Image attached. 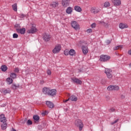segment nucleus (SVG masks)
Masks as SVG:
<instances>
[{
	"label": "nucleus",
	"instance_id": "49530a36",
	"mask_svg": "<svg viewBox=\"0 0 131 131\" xmlns=\"http://www.w3.org/2000/svg\"><path fill=\"white\" fill-rule=\"evenodd\" d=\"M69 98L67 100H63V103H66L67 102H68V101H69Z\"/></svg>",
	"mask_w": 131,
	"mask_h": 131
},
{
	"label": "nucleus",
	"instance_id": "9b49d317",
	"mask_svg": "<svg viewBox=\"0 0 131 131\" xmlns=\"http://www.w3.org/2000/svg\"><path fill=\"white\" fill-rule=\"evenodd\" d=\"M51 38V36L48 34H43V39L45 41H49Z\"/></svg>",
	"mask_w": 131,
	"mask_h": 131
},
{
	"label": "nucleus",
	"instance_id": "9d476101",
	"mask_svg": "<svg viewBox=\"0 0 131 131\" xmlns=\"http://www.w3.org/2000/svg\"><path fill=\"white\" fill-rule=\"evenodd\" d=\"M119 27L120 29H124L125 28H128V26L126 24L121 23L119 24Z\"/></svg>",
	"mask_w": 131,
	"mask_h": 131
},
{
	"label": "nucleus",
	"instance_id": "39448f33",
	"mask_svg": "<svg viewBox=\"0 0 131 131\" xmlns=\"http://www.w3.org/2000/svg\"><path fill=\"white\" fill-rule=\"evenodd\" d=\"M61 45H57L55 46V48L52 50V53L53 54H58L61 51Z\"/></svg>",
	"mask_w": 131,
	"mask_h": 131
},
{
	"label": "nucleus",
	"instance_id": "72a5a7b5",
	"mask_svg": "<svg viewBox=\"0 0 131 131\" xmlns=\"http://www.w3.org/2000/svg\"><path fill=\"white\" fill-rule=\"evenodd\" d=\"M98 24H101L102 25H103V26H106V23L101 20L98 22Z\"/></svg>",
	"mask_w": 131,
	"mask_h": 131
},
{
	"label": "nucleus",
	"instance_id": "ddd939ff",
	"mask_svg": "<svg viewBox=\"0 0 131 131\" xmlns=\"http://www.w3.org/2000/svg\"><path fill=\"white\" fill-rule=\"evenodd\" d=\"M25 31H26V29L25 28L16 29V32L20 33V34H24L25 33Z\"/></svg>",
	"mask_w": 131,
	"mask_h": 131
},
{
	"label": "nucleus",
	"instance_id": "6ab92c4d",
	"mask_svg": "<svg viewBox=\"0 0 131 131\" xmlns=\"http://www.w3.org/2000/svg\"><path fill=\"white\" fill-rule=\"evenodd\" d=\"M122 49H123V45H119V46L114 47L113 50L114 51H117V50H122Z\"/></svg>",
	"mask_w": 131,
	"mask_h": 131
},
{
	"label": "nucleus",
	"instance_id": "20e7f679",
	"mask_svg": "<svg viewBox=\"0 0 131 131\" xmlns=\"http://www.w3.org/2000/svg\"><path fill=\"white\" fill-rule=\"evenodd\" d=\"M111 57L108 55H101L100 56V61L101 62H107V61H109L111 59Z\"/></svg>",
	"mask_w": 131,
	"mask_h": 131
},
{
	"label": "nucleus",
	"instance_id": "cd10ccee",
	"mask_svg": "<svg viewBox=\"0 0 131 131\" xmlns=\"http://www.w3.org/2000/svg\"><path fill=\"white\" fill-rule=\"evenodd\" d=\"M114 85H111L107 88V91H113Z\"/></svg>",
	"mask_w": 131,
	"mask_h": 131
},
{
	"label": "nucleus",
	"instance_id": "09e8293b",
	"mask_svg": "<svg viewBox=\"0 0 131 131\" xmlns=\"http://www.w3.org/2000/svg\"><path fill=\"white\" fill-rule=\"evenodd\" d=\"M15 72H19V69L18 68H16L15 69Z\"/></svg>",
	"mask_w": 131,
	"mask_h": 131
},
{
	"label": "nucleus",
	"instance_id": "a878e982",
	"mask_svg": "<svg viewBox=\"0 0 131 131\" xmlns=\"http://www.w3.org/2000/svg\"><path fill=\"white\" fill-rule=\"evenodd\" d=\"M1 70H2V71L3 72H5L7 71V70H8V67H6V66H2L1 68Z\"/></svg>",
	"mask_w": 131,
	"mask_h": 131
},
{
	"label": "nucleus",
	"instance_id": "c03bdc74",
	"mask_svg": "<svg viewBox=\"0 0 131 131\" xmlns=\"http://www.w3.org/2000/svg\"><path fill=\"white\" fill-rule=\"evenodd\" d=\"M106 45H110L111 43V41L110 40H107L106 41Z\"/></svg>",
	"mask_w": 131,
	"mask_h": 131
},
{
	"label": "nucleus",
	"instance_id": "79ce46f5",
	"mask_svg": "<svg viewBox=\"0 0 131 131\" xmlns=\"http://www.w3.org/2000/svg\"><path fill=\"white\" fill-rule=\"evenodd\" d=\"M47 73L48 75H51V74H52V72L51 71V70H48L47 71Z\"/></svg>",
	"mask_w": 131,
	"mask_h": 131
},
{
	"label": "nucleus",
	"instance_id": "6e6552de",
	"mask_svg": "<svg viewBox=\"0 0 131 131\" xmlns=\"http://www.w3.org/2000/svg\"><path fill=\"white\" fill-rule=\"evenodd\" d=\"M36 31H37V29H36L35 26H33L31 29L28 30L27 32L28 33H35Z\"/></svg>",
	"mask_w": 131,
	"mask_h": 131
},
{
	"label": "nucleus",
	"instance_id": "5701e85b",
	"mask_svg": "<svg viewBox=\"0 0 131 131\" xmlns=\"http://www.w3.org/2000/svg\"><path fill=\"white\" fill-rule=\"evenodd\" d=\"M1 128L3 130H5L7 128V123L4 122L1 125Z\"/></svg>",
	"mask_w": 131,
	"mask_h": 131
},
{
	"label": "nucleus",
	"instance_id": "7c9ffc66",
	"mask_svg": "<svg viewBox=\"0 0 131 131\" xmlns=\"http://www.w3.org/2000/svg\"><path fill=\"white\" fill-rule=\"evenodd\" d=\"M17 88H19V85H16L15 84L12 85V88L13 90H17Z\"/></svg>",
	"mask_w": 131,
	"mask_h": 131
},
{
	"label": "nucleus",
	"instance_id": "f03ea898",
	"mask_svg": "<svg viewBox=\"0 0 131 131\" xmlns=\"http://www.w3.org/2000/svg\"><path fill=\"white\" fill-rule=\"evenodd\" d=\"M74 123L75 126L78 127L79 130H82V128H83V123H82V121L78 119L75 121Z\"/></svg>",
	"mask_w": 131,
	"mask_h": 131
},
{
	"label": "nucleus",
	"instance_id": "c9c22d12",
	"mask_svg": "<svg viewBox=\"0 0 131 131\" xmlns=\"http://www.w3.org/2000/svg\"><path fill=\"white\" fill-rule=\"evenodd\" d=\"M64 54L66 56H68L69 55V51H68V50L66 49L64 51Z\"/></svg>",
	"mask_w": 131,
	"mask_h": 131
},
{
	"label": "nucleus",
	"instance_id": "864d4df0",
	"mask_svg": "<svg viewBox=\"0 0 131 131\" xmlns=\"http://www.w3.org/2000/svg\"><path fill=\"white\" fill-rule=\"evenodd\" d=\"M17 25V26H19V25Z\"/></svg>",
	"mask_w": 131,
	"mask_h": 131
},
{
	"label": "nucleus",
	"instance_id": "f8f14e48",
	"mask_svg": "<svg viewBox=\"0 0 131 131\" xmlns=\"http://www.w3.org/2000/svg\"><path fill=\"white\" fill-rule=\"evenodd\" d=\"M46 105L49 107V108H53L54 107H55V105L52 101H46Z\"/></svg>",
	"mask_w": 131,
	"mask_h": 131
},
{
	"label": "nucleus",
	"instance_id": "b1692460",
	"mask_svg": "<svg viewBox=\"0 0 131 131\" xmlns=\"http://www.w3.org/2000/svg\"><path fill=\"white\" fill-rule=\"evenodd\" d=\"M104 73H105V74L106 75L112 73V70H111V69H105Z\"/></svg>",
	"mask_w": 131,
	"mask_h": 131
},
{
	"label": "nucleus",
	"instance_id": "c756f323",
	"mask_svg": "<svg viewBox=\"0 0 131 131\" xmlns=\"http://www.w3.org/2000/svg\"><path fill=\"white\" fill-rule=\"evenodd\" d=\"M106 76H107V78H108L109 79H111L113 77V75H112V73L107 74L106 75Z\"/></svg>",
	"mask_w": 131,
	"mask_h": 131
},
{
	"label": "nucleus",
	"instance_id": "f257e3e1",
	"mask_svg": "<svg viewBox=\"0 0 131 131\" xmlns=\"http://www.w3.org/2000/svg\"><path fill=\"white\" fill-rule=\"evenodd\" d=\"M42 92L45 95H48L49 96H51V97L56 96L57 94V90L56 89L50 90V89L47 88H44Z\"/></svg>",
	"mask_w": 131,
	"mask_h": 131
},
{
	"label": "nucleus",
	"instance_id": "423d86ee",
	"mask_svg": "<svg viewBox=\"0 0 131 131\" xmlns=\"http://www.w3.org/2000/svg\"><path fill=\"white\" fill-rule=\"evenodd\" d=\"M101 11V9L99 8L92 7L90 10L91 13L92 14H97L99 13Z\"/></svg>",
	"mask_w": 131,
	"mask_h": 131
},
{
	"label": "nucleus",
	"instance_id": "bb28decb",
	"mask_svg": "<svg viewBox=\"0 0 131 131\" xmlns=\"http://www.w3.org/2000/svg\"><path fill=\"white\" fill-rule=\"evenodd\" d=\"M33 119L35 121H38L39 120V117L38 115H34L33 116Z\"/></svg>",
	"mask_w": 131,
	"mask_h": 131
},
{
	"label": "nucleus",
	"instance_id": "8fccbe9b",
	"mask_svg": "<svg viewBox=\"0 0 131 131\" xmlns=\"http://www.w3.org/2000/svg\"><path fill=\"white\" fill-rule=\"evenodd\" d=\"M105 27H108V24L106 23Z\"/></svg>",
	"mask_w": 131,
	"mask_h": 131
},
{
	"label": "nucleus",
	"instance_id": "5fc2aeb1",
	"mask_svg": "<svg viewBox=\"0 0 131 131\" xmlns=\"http://www.w3.org/2000/svg\"><path fill=\"white\" fill-rule=\"evenodd\" d=\"M42 114H45L43 113H42Z\"/></svg>",
	"mask_w": 131,
	"mask_h": 131
},
{
	"label": "nucleus",
	"instance_id": "7ed1b4c3",
	"mask_svg": "<svg viewBox=\"0 0 131 131\" xmlns=\"http://www.w3.org/2000/svg\"><path fill=\"white\" fill-rule=\"evenodd\" d=\"M71 25L72 27V28L74 29L75 30H79L80 29V26H79V24L77 23L76 21H73L71 23Z\"/></svg>",
	"mask_w": 131,
	"mask_h": 131
},
{
	"label": "nucleus",
	"instance_id": "4c0bfd02",
	"mask_svg": "<svg viewBox=\"0 0 131 131\" xmlns=\"http://www.w3.org/2000/svg\"><path fill=\"white\" fill-rule=\"evenodd\" d=\"M86 32H87V33H92L93 32V29H88L86 30Z\"/></svg>",
	"mask_w": 131,
	"mask_h": 131
},
{
	"label": "nucleus",
	"instance_id": "dca6fc26",
	"mask_svg": "<svg viewBox=\"0 0 131 131\" xmlns=\"http://www.w3.org/2000/svg\"><path fill=\"white\" fill-rule=\"evenodd\" d=\"M74 10L75 11H76V12H78V13L82 12V9H81V7H79L78 6H75Z\"/></svg>",
	"mask_w": 131,
	"mask_h": 131
},
{
	"label": "nucleus",
	"instance_id": "1a4fd4ad",
	"mask_svg": "<svg viewBox=\"0 0 131 131\" xmlns=\"http://www.w3.org/2000/svg\"><path fill=\"white\" fill-rule=\"evenodd\" d=\"M61 4L63 7L66 8V7H68V6H69V4H70V0H62Z\"/></svg>",
	"mask_w": 131,
	"mask_h": 131
},
{
	"label": "nucleus",
	"instance_id": "a19ab883",
	"mask_svg": "<svg viewBox=\"0 0 131 131\" xmlns=\"http://www.w3.org/2000/svg\"><path fill=\"white\" fill-rule=\"evenodd\" d=\"M91 26L92 28H95L97 26V24H96V23H93L91 25Z\"/></svg>",
	"mask_w": 131,
	"mask_h": 131
},
{
	"label": "nucleus",
	"instance_id": "3c124183",
	"mask_svg": "<svg viewBox=\"0 0 131 131\" xmlns=\"http://www.w3.org/2000/svg\"><path fill=\"white\" fill-rule=\"evenodd\" d=\"M129 66L131 67V62L129 63Z\"/></svg>",
	"mask_w": 131,
	"mask_h": 131
},
{
	"label": "nucleus",
	"instance_id": "58836bf2",
	"mask_svg": "<svg viewBox=\"0 0 131 131\" xmlns=\"http://www.w3.org/2000/svg\"><path fill=\"white\" fill-rule=\"evenodd\" d=\"M18 35L17 34V33H14L13 34V38H18Z\"/></svg>",
	"mask_w": 131,
	"mask_h": 131
},
{
	"label": "nucleus",
	"instance_id": "f704fd0d",
	"mask_svg": "<svg viewBox=\"0 0 131 131\" xmlns=\"http://www.w3.org/2000/svg\"><path fill=\"white\" fill-rule=\"evenodd\" d=\"M10 89H9L3 90L4 94H9V93H10Z\"/></svg>",
	"mask_w": 131,
	"mask_h": 131
},
{
	"label": "nucleus",
	"instance_id": "0eeeda50",
	"mask_svg": "<svg viewBox=\"0 0 131 131\" xmlns=\"http://www.w3.org/2000/svg\"><path fill=\"white\" fill-rule=\"evenodd\" d=\"M71 79L73 82L74 83H77V84H81L82 83V81H81V80H79L77 78L73 77L71 78Z\"/></svg>",
	"mask_w": 131,
	"mask_h": 131
},
{
	"label": "nucleus",
	"instance_id": "a18cd8bd",
	"mask_svg": "<svg viewBox=\"0 0 131 131\" xmlns=\"http://www.w3.org/2000/svg\"><path fill=\"white\" fill-rule=\"evenodd\" d=\"M117 121H118V119L116 120L114 122H111V124L113 125V124L116 123L117 122Z\"/></svg>",
	"mask_w": 131,
	"mask_h": 131
},
{
	"label": "nucleus",
	"instance_id": "473e14b6",
	"mask_svg": "<svg viewBox=\"0 0 131 131\" xmlns=\"http://www.w3.org/2000/svg\"><path fill=\"white\" fill-rule=\"evenodd\" d=\"M104 8H108V7H110V3L108 2H106L104 3Z\"/></svg>",
	"mask_w": 131,
	"mask_h": 131
},
{
	"label": "nucleus",
	"instance_id": "412c9836",
	"mask_svg": "<svg viewBox=\"0 0 131 131\" xmlns=\"http://www.w3.org/2000/svg\"><path fill=\"white\" fill-rule=\"evenodd\" d=\"M59 6V3L58 2H53L50 4V7H52V8H56Z\"/></svg>",
	"mask_w": 131,
	"mask_h": 131
},
{
	"label": "nucleus",
	"instance_id": "393cba45",
	"mask_svg": "<svg viewBox=\"0 0 131 131\" xmlns=\"http://www.w3.org/2000/svg\"><path fill=\"white\" fill-rule=\"evenodd\" d=\"M69 55L70 56H74L75 55V51L73 49H71L69 51Z\"/></svg>",
	"mask_w": 131,
	"mask_h": 131
},
{
	"label": "nucleus",
	"instance_id": "4468645a",
	"mask_svg": "<svg viewBox=\"0 0 131 131\" xmlns=\"http://www.w3.org/2000/svg\"><path fill=\"white\" fill-rule=\"evenodd\" d=\"M82 52L84 54V55H86V53H89V49L87 47L82 46Z\"/></svg>",
	"mask_w": 131,
	"mask_h": 131
},
{
	"label": "nucleus",
	"instance_id": "e433bc0d",
	"mask_svg": "<svg viewBox=\"0 0 131 131\" xmlns=\"http://www.w3.org/2000/svg\"><path fill=\"white\" fill-rule=\"evenodd\" d=\"M10 77L12 78H13V79H14V78H16V74L15 73H12L10 75Z\"/></svg>",
	"mask_w": 131,
	"mask_h": 131
},
{
	"label": "nucleus",
	"instance_id": "603ef678",
	"mask_svg": "<svg viewBox=\"0 0 131 131\" xmlns=\"http://www.w3.org/2000/svg\"><path fill=\"white\" fill-rule=\"evenodd\" d=\"M12 131H17V130H16L15 129H13Z\"/></svg>",
	"mask_w": 131,
	"mask_h": 131
},
{
	"label": "nucleus",
	"instance_id": "ea45409f",
	"mask_svg": "<svg viewBox=\"0 0 131 131\" xmlns=\"http://www.w3.org/2000/svg\"><path fill=\"white\" fill-rule=\"evenodd\" d=\"M27 123L28 125H31V124H32V121H31V120H28L27 122Z\"/></svg>",
	"mask_w": 131,
	"mask_h": 131
},
{
	"label": "nucleus",
	"instance_id": "37998d69",
	"mask_svg": "<svg viewBox=\"0 0 131 131\" xmlns=\"http://www.w3.org/2000/svg\"><path fill=\"white\" fill-rule=\"evenodd\" d=\"M110 112H114L115 111V108H111L109 110Z\"/></svg>",
	"mask_w": 131,
	"mask_h": 131
},
{
	"label": "nucleus",
	"instance_id": "2eb2a0df",
	"mask_svg": "<svg viewBox=\"0 0 131 131\" xmlns=\"http://www.w3.org/2000/svg\"><path fill=\"white\" fill-rule=\"evenodd\" d=\"M6 121H7V119L6 118V117H5V115L2 114L0 115V121L1 122L5 123V122H6Z\"/></svg>",
	"mask_w": 131,
	"mask_h": 131
},
{
	"label": "nucleus",
	"instance_id": "2f4dec72",
	"mask_svg": "<svg viewBox=\"0 0 131 131\" xmlns=\"http://www.w3.org/2000/svg\"><path fill=\"white\" fill-rule=\"evenodd\" d=\"M113 91H119V86L118 85H114V88Z\"/></svg>",
	"mask_w": 131,
	"mask_h": 131
},
{
	"label": "nucleus",
	"instance_id": "c85d7f7f",
	"mask_svg": "<svg viewBox=\"0 0 131 131\" xmlns=\"http://www.w3.org/2000/svg\"><path fill=\"white\" fill-rule=\"evenodd\" d=\"M12 9L13 11L17 12V4H15L12 5Z\"/></svg>",
	"mask_w": 131,
	"mask_h": 131
},
{
	"label": "nucleus",
	"instance_id": "aec40b11",
	"mask_svg": "<svg viewBox=\"0 0 131 131\" xmlns=\"http://www.w3.org/2000/svg\"><path fill=\"white\" fill-rule=\"evenodd\" d=\"M69 100H71V101H73L74 102H76V101H77V97L74 95H72L69 98Z\"/></svg>",
	"mask_w": 131,
	"mask_h": 131
},
{
	"label": "nucleus",
	"instance_id": "a211bd4d",
	"mask_svg": "<svg viewBox=\"0 0 131 131\" xmlns=\"http://www.w3.org/2000/svg\"><path fill=\"white\" fill-rule=\"evenodd\" d=\"M72 12H73V9L71 7H69L66 10L67 14H72Z\"/></svg>",
	"mask_w": 131,
	"mask_h": 131
},
{
	"label": "nucleus",
	"instance_id": "f3484780",
	"mask_svg": "<svg viewBox=\"0 0 131 131\" xmlns=\"http://www.w3.org/2000/svg\"><path fill=\"white\" fill-rule=\"evenodd\" d=\"M112 1L115 6H120L121 5L120 0H112Z\"/></svg>",
	"mask_w": 131,
	"mask_h": 131
},
{
	"label": "nucleus",
	"instance_id": "de8ad7c7",
	"mask_svg": "<svg viewBox=\"0 0 131 131\" xmlns=\"http://www.w3.org/2000/svg\"><path fill=\"white\" fill-rule=\"evenodd\" d=\"M128 55H130L131 56V49L128 50Z\"/></svg>",
	"mask_w": 131,
	"mask_h": 131
},
{
	"label": "nucleus",
	"instance_id": "4be33fe9",
	"mask_svg": "<svg viewBox=\"0 0 131 131\" xmlns=\"http://www.w3.org/2000/svg\"><path fill=\"white\" fill-rule=\"evenodd\" d=\"M6 81L8 84H11V83H13V79L11 78H7Z\"/></svg>",
	"mask_w": 131,
	"mask_h": 131
}]
</instances>
